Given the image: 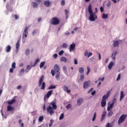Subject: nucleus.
<instances>
[{
	"instance_id": "obj_29",
	"label": "nucleus",
	"mask_w": 127,
	"mask_h": 127,
	"mask_svg": "<svg viewBox=\"0 0 127 127\" xmlns=\"http://www.w3.org/2000/svg\"><path fill=\"white\" fill-rule=\"evenodd\" d=\"M117 52L115 51L114 54L113 53L112 55V58L113 59V60H116V56L117 55Z\"/></svg>"
},
{
	"instance_id": "obj_45",
	"label": "nucleus",
	"mask_w": 127,
	"mask_h": 127,
	"mask_svg": "<svg viewBox=\"0 0 127 127\" xmlns=\"http://www.w3.org/2000/svg\"><path fill=\"white\" fill-rule=\"evenodd\" d=\"M106 127H113V125L111 123H108L106 125Z\"/></svg>"
},
{
	"instance_id": "obj_20",
	"label": "nucleus",
	"mask_w": 127,
	"mask_h": 127,
	"mask_svg": "<svg viewBox=\"0 0 127 127\" xmlns=\"http://www.w3.org/2000/svg\"><path fill=\"white\" fill-rule=\"evenodd\" d=\"M14 110V108H13V107H12L10 105H8L7 107V112H9V111H12Z\"/></svg>"
},
{
	"instance_id": "obj_12",
	"label": "nucleus",
	"mask_w": 127,
	"mask_h": 127,
	"mask_svg": "<svg viewBox=\"0 0 127 127\" xmlns=\"http://www.w3.org/2000/svg\"><path fill=\"white\" fill-rule=\"evenodd\" d=\"M75 46H76V44L75 43H72V44L70 45V48H69L70 52L75 50Z\"/></svg>"
},
{
	"instance_id": "obj_62",
	"label": "nucleus",
	"mask_w": 127,
	"mask_h": 127,
	"mask_svg": "<svg viewBox=\"0 0 127 127\" xmlns=\"http://www.w3.org/2000/svg\"><path fill=\"white\" fill-rule=\"evenodd\" d=\"M2 91H3L2 89L0 88V96L1 95V94H2Z\"/></svg>"
},
{
	"instance_id": "obj_31",
	"label": "nucleus",
	"mask_w": 127,
	"mask_h": 127,
	"mask_svg": "<svg viewBox=\"0 0 127 127\" xmlns=\"http://www.w3.org/2000/svg\"><path fill=\"white\" fill-rule=\"evenodd\" d=\"M63 69L64 70V72L65 73V74H67L68 72L67 71V67H66V66L64 65L63 67Z\"/></svg>"
},
{
	"instance_id": "obj_4",
	"label": "nucleus",
	"mask_w": 127,
	"mask_h": 127,
	"mask_svg": "<svg viewBox=\"0 0 127 127\" xmlns=\"http://www.w3.org/2000/svg\"><path fill=\"white\" fill-rule=\"evenodd\" d=\"M54 70L56 72L57 75L56 76V78L58 79L60 76V67H59V65L58 64H55L54 67Z\"/></svg>"
},
{
	"instance_id": "obj_52",
	"label": "nucleus",
	"mask_w": 127,
	"mask_h": 127,
	"mask_svg": "<svg viewBox=\"0 0 127 127\" xmlns=\"http://www.w3.org/2000/svg\"><path fill=\"white\" fill-rule=\"evenodd\" d=\"M92 55H93V53H92L91 52L89 53V54L87 56L88 58H89V57H91V56H92Z\"/></svg>"
},
{
	"instance_id": "obj_5",
	"label": "nucleus",
	"mask_w": 127,
	"mask_h": 127,
	"mask_svg": "<svg viewBox=\"0 0 127 127\" xmlns=\"http://www.w3.org/2000/svg\"><path fill=\"white\" fill-rule=\"evenodd\" d=\"M127 115L126 114H123L119 118V119L118 120V125H121V124H122V123H124L125 121H126V119H127Z\"/></svg>"
},
{
	"instance_id": "obj_6",
	"label": "nucleus",
	"mask_w": 127,
	"mask_h": 127,
	"mask_svg": "<svg viewBox=\"0 0 127 127\" xmlns=\"http://www.w3.org/2000/svg\"><path fill=\"white\" fill-rule=\"evenodd\" d=\"M51 23V24H53V25H58V24L60 23V20H59V19H58L57 17H53L52 19Z\"/></svg>"
},
{
	"instance_id": "obj_49",
	"label": "nucleus",
	"mask_w": 127,
	"mask_h": 127,
	"mask_svg": "<svg viewBox=\"0 0 127 127\" xmlns=\"http://www.w3.org/2000/svg\"><path fill=\"white\" fill-rule=\"evenodd\" d=\"M57 57H58V55L57 54H55L53 55V58H54L55 59H57Z\"/></svg>"
},
{
	"instance_id": "obj_3",
	"label": "nucleus",
	"mask_w": 127,
	"mask_h": 127,
	"mask_svg": "<svg viewBox=\"0 0 127 127\" xmlns=\"http://www.w3.org/2000/svg\"><path fill=\"white\" fill-rule=\"evenodd\" d=\"M44 80V75H42L39 81V87H41V90H45V82H43ZM42 85V86H41Z\"/></svg>"
},
{
	"instance_id": "obj_47",
	"label": "nucleus",
	"mask_w": 127,
	"mask_h": 127,
	"mask_svg": "<svg viewBox=\"0 0 127 127\" xmlns=\"http://www.w3.org/2000/svg\"><path fill=\"white\" fill-rule=\"evenodd\" d=\"M71 108V104H69L67 105V106H66V108L67 110H69V109H70Z\"/></svg>"
},
{
	"instance_id": "obj_8",
	"label": "nucleus",
	"mask_w": 127,
	"mask_h": 127,
	"mask_svg": "<svg viewBox=\"0 0 127 127\" xmlns=\"http://www.w3.org/2000/svg\"><path fill=\"white\" fill-rule=\"evenodd\" d=\"M29 29V27L26 26L24 30V32L23 33V35L26 38L27 37V34H28V29Z\"/></svg>"
},
{
	"instance_id": "obj_22",
	"label": "nucleus",
	"mask_w": 127,
	"mask_h": 127,
	"mask_svg": "<svg viewBox=\"0 0 127 127\" xmlns=\"http://www.w3.org/2000/svg\"><path fill=\"white\" fill-rule=\"evenodd\" d=\"M10 50H11V47L10 45H8L6 48V52L8 53L10 52Z\"/></svg>"
},
{
	"instance_id": "obj_50",
	"label": "nucleus",
	"mask_w": 127,
	"mask_h": 127,
	"mask_svg": "<svg viewBox=\"0 0 127 127\" xmlns=\"http://www.w3.org/2000/svg\"><path fill=\"white\" fill-rule=\"evenodd\" d=\"M51 74L52 76H54V75H55V70H54L53 69H52L51 70Z\"/></svg>"
},
{
	"instance_id": "obj_33",
	"label": "nucleus",
	"mask_w": 127,
	"mask_h": 127,
	"mask_svg": "<svg viewBox=\"0 0 127 127\" xmlns=\"http://www.w3.org/2000/svg\"><path fill=\"white\" fill-rule=\"evenodd\" d=\"M39 61H40V60H39V59H37L35 60V63L34 64V65H32L33 67H34V66H35V65H36L37 64V63H38V62H39Z\"/></svg>"
},
{
	"instance_id": "obj_42",
	"label": "nucleus",
	"mask_w": 127,
	"mask_h": 127,
	"mask_svg": "<svg viewBox=\"0 0 127 127\" xmlns=\"http://www.w3.org/2000/svg\"><path fill=\"white\" fill-rule=\"evenodd\" d=\"M50 122H51V123H50L49 124V127H52V126H53V120H50Z\"/></svg>"
},
{
	"instance_id": "obj_63",
	"label": "nucleus",
	"mask_w": 127,
	"mask_h": 127,
	"mask_svg": "<svg viewBox=\"0 0 127 127\" xmlns=\"http://www.w3.org/2000/svg\"><path fill=\"white\" fill-rule=\"evenodd\" d=\"M15 19H18V16L17 15H14Z\"/></svg>"
},
{
	"instance_id": "obj_30",
	"label": "nucleus",
	"mask_w": 127,
	"mask_h": 127,
	"mask_svg": "<svg viewBox=\"0 0 127 127\" xmlns=\"http://www.w3.org/2000/svg\"><path fill=\"white\" fill-rule=\"evenodd\" d=\"M109 17L108 14H105L103 13L102 15V18L103 19H106V18H108V17Z\"/></svg>"
},
{
	"instance_id": "obj_61",
	"label": "nucleus",
	"mask_w": 127,
	"mask_h": 127,
	"mask_svg": "<svg viewBox=\"0 0 127 127\" xmlns=\"http://www.w3.org/2000/svg\"><path fill=\"white\" fill-rule=\"evenodd\" d=\"M27 69L28 70V71H29V70H30V65H28L27 66Z\"/></svg>"
},
{
	"instance_id": "obj_9",
	"label": "nucleus",
	"mask_w": 127,
	"mask_h": 127,
	"mask_svg": "<svg viewBox=\"0 0 127 127\" xmlns=\"http://www.w3.org/2000/svg\"><path fill=\"white\" fill-rule=\"evenodd\" d=\"M90 84H91V82L90 81L84 82L83 83V89H88Z\"/></svg>"
},
{
	"instance_id": "obj_25",
	"label": "nucleus",
	"mask_w": 127,
	"mask_h": 127,
	"mask_svg": "<svg viewBox=\"0 0 127 127\" xmlns=\"http://www.w3.org/2000/svg\"><path fill=\"white\" fill-rule=\"evenodd\" d=\"M32 5L33 7V8H36L38 6V3L35 2H32Z\"/></svg>"
},
{
	"instance_id": "obj_53",
	"label": "nucleus",
	"mask_w": 127,
	"mask_h": 127,
	"mask_svg": "<svg viewBox=\"0 0 127 127\" xmlns=\"http://www.w3.org/2000/svg\"><path fill=\"white\" fill-rule=\"evenodd\" d=\"M9 72L10 73H13V68L12 67L10 68Z\"/></svg>"
},
{
	"instance_id": "obj_51",
	"label": "nucleus",
	"mask_w": 127,
	"mask_h": 127,
	"mask_svg": "<svg viewBox=\"0 0 127 127\" xmlns=\"http://www.w3.org/2000/svg\"><path fill=\"white\" fill-rule=\"evenodd\" d=\"M64 53V51L62 50L59 53V55H62V54H63Z\"/></svg>"
},
{
	"instance_id": "obj_23",
	"label": "nucleus",
	"mask_w": 127,
	"mask_h": 127,
	"mask_svg": "<svg viewBox=\"0 0 127 127\" xmlns=\"http://www.w3.org/2000/svg\"><path fill=\"white\" fill-rule=\"evenodd\" d=\"M51 105H52L53 109H54V110H56V109H57V105H56V103H55V102H52L51 103Z\"/></svg>"
},
{
	"instance_id": "obj_18",
	"label": "nucleus",
	"mask_w": 127,
	"mask_h": 127,
	"mask_svg": "<svg viewBox=\"0 0 127 127\" xmlns=\"http://www.w3.org/2000/svg\"><path fill=\"white\" fill-rule=\"evenodd\" d=\"M79 72L80 74H84L85 72V69H84V67H80L79 68Z\"/></svg>"
},
{
	"instance_id": "obj_38",
	"label": "nucleus",
	"mask_w": 127,
	"mask_h": 127,
	"mask_svg": "<svg viewBox=\"0 0 127 127\" xmlns=\"http://www.w3.org/2000/svg\"><path fill=\"white\" fill-rule=\"evenodd\" d=\"M62 47L63 48H67V47H68V45L66 43H64L62 45Z\"/></svg>"
},
{
	"instance_id": "obj_60",
	"label": "nucleus",
	"mask_w": 127,
	"mask_h": 127,
	"mask_svg": "<svg viewBox=\"0 0 127 127\" xmlns=\"http://www.w3.org/2000/svg\"><path fill=\"white\" fill-rule=\"evenodd\" d=\"M35 1H36L37 2H38L39 3H40V2H41L42 0H35Z\"/></svg>"
},
{
	"instance_id": "obj_56",
	"label": "nucleus",
	"mask_w": 127,
	"mask_h": 127,
	"mask_svg": "<svg viewBox=\"0 0 127 127\" xmlns=\"http://www.w3.org/2000/svg\"><path fill=\"white\" fill-rule=\"evenodd\" d=\"M100 11H101V12H103L104 7H103V6L100 7Z\"/></svg>"
},
{
	"instance_id": "obj_35",
	"label": "nucleus",
	"mask_w": 127,
	"mask_h": 127,
	"mask_svg": "<svg viewBox=\"0 0 127 127\" xmlns=\"http://www.w3.org/2000/svg\"><path fill=\"white\" fill-rule=\"evenodd\" d=\"M87 71L86 72V75H89V73H90V72L91 71V69L90 68V66H87Z\"/></svg>"
},
{
	"instance_id": "obj_28",
	"label": "nucleus",
	"mask_w": 127,
	"mask_h": 127,
	"mask_svg": "<svg viewBox=\"0 0 127 127\" xmlns=\"http://www.w3.org/2000/svg\"><path fill=\"white\" fill-rule=\"evenodd\" d=\"M123 98H125V94H124V91H122L121 92L120 99V101H122Z\"/></svg>"
},
{
	"instance_id": "obj_15",
	"label": "nucleus",
	"mask_w": 127,
	"mask_h": 127,
	"mask_svg": "<svg viewBox=\"0 0 127 127\" xmlns=\"http://www.w3.org/2000/svg\"><path fill=\"white\" fill-rule=\"evenodd\" d=\"M64 88V90L65 91V92H66L67 93H68V94L69 93H71V90L69 89H68V87L66 85H64L63 86Z\"/></svg>"
},
{
	"instance_id": "obj_64",
	"label": "nucleus",
	"mask_w": 127,
	"mask_h": 127,
	"mask_svg": "<svg viewBox=\"0 0 127 127\" xmlns=\"http://www.w3.org/2000/svg\"><path fill=\"white\" fill-rule=\"evenodd\" d=\"M21 73H24V68H22L20 70Z\"/></svg>"
},
{
	"instance_id": "obj_14",
	"label": "nucleus",
	"mask_w": 127,
	"mask_h": 127,
	"mask_svg": "<svg viewBox=\"0 0 127 127\" xmlns=\"http://www.w3.org/2000/svg\"><path fill=\"white\" fill-rule=\"evenodd\" d=\"M120 45V42L118 40L114 41L113 46L114 47H118Z\"/></svg>"
},
{
	"instance_id": "obj_24",
	"label": "nucleus",
	"mask_w": 127,
	"mask_h": 127,
	"mask_svg": "<svg viewBox=\"0 0 127 127\" xmlns=\"http://www.w3.org/2000/svg\"><path fill=\"white\" fill-rule=\"evenodd\" d=\"M61 61L62 62H64V63H66V62H67V59L65 57H62L61 58Z\"/></svg>"
},
{
	"instance_id": "obj_26",
	"label": "nucleus",
	"mask_w": 127,
	"mask_h": 127,
	"mask_svg": "<svg viewBox=\"0 0 127 127\" xmlns=\"http://www.w3.org/2000/svg\"><path fill=\"white\" fill-rule=\"evenodd\" d=\"M114 115V112L112 111H109L108 113L107 116L109 117V118H111L112 116Z\"/></svg>"
},
{
	"instance_id": "obj_32",
	"label": "nucleus",
	"mask_w": 127,
	"mask_h": 127,
	"mask_svg": "<svg viewBox=\"0 0 127 127\" xmlns=\"http://www.w3.org/2000/svg\"><path fill=\"white\" fill-rule=\"evenodd\" d=\"M84 79H85V75L84 74H81L80 76V80L82 82L84 80Z\"/></svg>"
},
{
	"instance_id": "obj_37",
	"label": "nucleus",
	"mask_w": 127,
	"mask_h": 127,
	"mask_svg": "<svg viewBox=\"0 0 127 127\" xmlns=\"http://www.w3.org/2000/svg\"><path fill=\"white\" fill-rule=\"evenodd\" d=\"M63 119H64V113H62L60 118H59V120H63Z\"/></svg>"
},
{
	"instance_id": "obj_13",
	"label": "nucleus",
	"mask_w": 127,
	"mask_h": 127,
	"mask_svg": "<svg viewBox=\"0 0 127 127\" xmlns=\"http://www.w3.org/2000/svg\"><path fill=\"white\" fill-rule=\"evenodd\" d=\"M20 46V40H18L16 44V50L18 51Z\"/></svg>"
},
{
	"instance_id": "obj_44",
	"label": "nucleus",
	"mask_w": 127,
	"mask_h": 127,
	"mask_svg": "<svg viewBox=\"0 0 127 127\" xmlns=\"http://www.w3.org/2000/svg\"><path fill=\"white\" fill-rule=\"evenodd\" d=\"M61 5H62L63 6L64 5H65V0H62L61 2Z\"/></svg>"
},
{
	"instance_id": "obj_27",
	"label": "nucleus",
	"mask_w": 127,
	"mask_h": 127,
	"mask_svg": "<svg viewBox=\"0 0 127 127\" xmlns=\"http://www.w3.org/2000/svg\"><path fill=\"white\" fill-rule=\"evenodd\" d=\"M113 66H114V63L113 62H111L108 65V68L109 69V70L112 69V67H113Z\"/></svg>"
},
{
	"instance_id": "obj_48",
	"label": "nucleus",
	"mask_w": 127,
	"mask_h": 127,
	"mask_svg": "<svg viewBox=\"0 0 127 127\" xmlns=\"http://www.w3.org/2000/svg\"><path fill=\"white\" fill-rule=\"evenodd\" d=\"M116 102H117V99L116 98H114L113 101H112V103L113 105H115Z\"/></svg>"
},
{
	"instance_id": "obj_19",
	"label": "nucleus",
	"mask_w": 127,
	"mask_h": 127,
	"mask_svg": "<svg viewBox=\"0 0 127 127\" xmlns=\"http://www.w3.org/2000/svg\"><path fill=\"white\" fill-rule=\"evenodd\" d=\"M113 107H114V104L111 103L109 106L107 107L108 112H109V111H111Z\"/></svg>"
},
{
	"instance_id": "obj_21",
	"label": "nucleus",
	"mask_w": 127,
	"mask_h": 127,
	"mask_svg": "<svg viewBox=\"0 0 127 127\" xmlns=\"http://www.w3.org/2000/svg\"><path fill=\"white\" fill-rule=\"evenodd\" d=\"M83 103V99L82 98H78L77 101V104L78 106H80L81 104Z\"/></svg>"
},
{
	"instance_id": "obj_41",
	"label": "nucleus",
	"mask_w": 127,
	"mask_h": 127,
	"mask_svg": "<svg viewBox=\"0 0 127 127\" xmlns=\"http://www.w3.org/2000/svg\"><path fill=\"white\" fill-rule=\"evenodd\" d=\"M25 54L27 56H28L29 55V49H27L25 51Z\"/></svg>"
},
{
	"instance_id": "obj_59",
	"label": "nucleus",
	"mask_w": 127,
	"mask_h": 127,
	"mask_svg": "<svg viewBox=\"0 0 127 127\" xmlns=\"http://www.w3.org/2000/svg\"><path fill=\"white\" fill-rule=\"evenodd\" d=\"M88 51H86L85 53H84V56H88Z\"/></svg>"
},
{
	"instance_id": "obj_16",
	"label": "nucleus",
	"mask_w": 127,
	"mask_h": 127,
	"mask_svg": "<svg viewBox=\"0 0 127 127\" xmlns=\"http://www.w3.org/2000/svg\"><path fill=\"white\" fill-rule=\"evenodd\" d=\"M50 4H51L50 1L47 0L44 1V5L47 7H49V6H50Z\"/></svg>"
},
{
	"instance_id": "obj_36",
	"label": "nucleus",
	"mask_w": 127,
	"mask_h": 127,
	"mask_svg": "<svg viewBox=\"0 0 127 127\" xmlns=\"http://www.w3.org/2000/svg\"><path fill=\"white\" fill-rule=\"evenodd\" d=\"M56 86L55 85H51L50 87H49V90H52L53 89H56Z\"/></svg>"
},
{
	"instance_id": "obj_11",
	"label": "nucleus",
	"mask_w": 127,
	"mask_h": 127,
	"mask_svg": "<svg viewBox=\"0 0 127 127\" xmlns=\"http://www.w3.org/2000/svg\"><path fill=\"white\" fill-rule=\"evenodd\" d=\"M106 116H107V111H104L102 113V115L101 116V122H103V121H104L106 118Z\"/></svg>"
},
{
	"instance_id": "obj_57",
	"label": "nucleus",
	"mask_w": 127,
	"mask_h": 127,
	"mask_svg": "<svg viewBox=\"0 0 127 127\" xmlns=\"http://www.w3.org/2000/svg\"><path fill=\"white\" fill-rule=\"evenodd\" d=\"M95 94H96V91L95 90H94L93 91H92L91 92L92 96H94V95H95Z\"/></svg>"
},
{
	"instance_id": "obj_54",
	"label": "nucleus",
	"mask_w": 127,
	"mask_h": 127,
	"mask_svg": "<svg viewBox=\"0 0 127 127\" xmlns=\"http://www.w3.org/2000/svg\"><path fill=\"white\" fill-rule=\"evenodd\" d=\"M121 79V74H119L117 78V81H119Z\"/></svg>"
},
{
	"instance_id": "obj_10",
	"label": "nucleus",
	"mask_w": 127,
	"mask_h": 127,
	"mask_svg": "<svg viewBox=\"0 0 127 127\" xmlns=\"http://www.w3.org/2000/svg\"><path fill=\"white\" fill-rule=\"evenodd\" d=\"M53 93V90L49 91L47 93V94L44 97L45 101L46 98H47V99H49V97H50V96H51V95H52Z\"/></svg>"
},
{
	"instance_id": "obj_46",
	"label": "nucleus",
	"mask_w": 127,
	"mask_h": 127,
	"mask_svg": "<svg viewBox=\"0 0 127 127\" xmlns=\"http://www.w3.org/2000/svg\"><path fill=\"white\" fill-rule=\"evenodd\" d=\"M74 65H77L78 64V60L76 59H74Z\"/></svg>"
},
{
	"instance_id": "obj_58",
	"label": "nucleus",
	"mask_w": 127,
	"mask_h": 127,
	"mask_svg": "<svg viewBox=\"0 0 127 127\" xmlns=\"http://www.w3.org/2000/svg\"><path fill=\"white\" fill-rule=\"evenodd\" d=\"M101 81H104V80H105V77H103L102 78L100 77L99 78L98 81H101Z\"/></svg>"
},
{
	"instance_id": "obj_34",
	"label": "nucleus",
	"mask_w": 127,
	"mask_h": 127,
	"mask_svg": "<svg viewBox=\"0 0 127 127\" xmlns=\"http://www.w3.org/2000/svg\"><path fill=\"white\" fill-rule=\"evenodd\" d=\"M44 65H45V62H41L40 64V68H43Z\"/></svg>"
},
{
	"instance_id": "obj_2",
	"label": "nucleus",
	"mask_w": 127,
	"mask_h": 127,
	"mask_svg": "<svg viewBox=\"0 0 127 127\" xmlns=\"http://www.w3.org/2000/svg\"><path fill=\"white\" fill-rule=\"evenodd\" d=\"M111 95V91H108L106 95H104L102 97V100L101 101V107L102 108H104L106 107V105H107V101L106 100H108L109 99V97H110V95Z\"/></svg>"
},
{
	"instance_id": "obj_40",
	"label": "nucleus",
	"mask_w": 127,
	"mask_h": 127,
	"mask_svg": "<svg viewBox=\"0 0 127 127\" xmlns=\"http://www.w3.org/2000/svg\"><path fill=\"white\" fill-rule=\"evenodd\" d=\"M64 12H65V14L66 18H68V13L69 12H68V10L65 9Z\"/></svg>"
},
{
	"instance_id": "obj_43",
	"label": "nucleus",
	"mask_w": 127,
	"mask_h": 127,
	"mask_svg": "<svg viewBox=\"0 0 127 127\" xmlns=\"http://www.w3.org/2000/svg\"><path fill=\"white\" fill-rule=\"evenodd\" d=\"M42 121H43V116H40L39 118V122H42Z\"/></svg>"
},
{
	"instance_id": "obj_1",
	"label": "nucleus",
	"mask_w": 127,
	"mask_h": 127,
	"mask_svg": "<svg viewBox=\"0 0 127 127\" xmlns=\"http://www.w3.org/2000/svg\"><path fill=\"white\" fill-rule=\"evenodd\" d=\"M95 11L93 12L92 5L89 4L88 7V11L89 13V20L90 21H95L98 18V16L96 15V13H98V8H95Z\"/></svg>"
},
{
	"instance_id": "obj_39",
	"label": "nucleus",
	"mask_w": 127,
	"mask_h": 127,
	"mask_svg": "<svg viewBox=\"0 0 127 127\" xmlns=\"http://www.w3.org/2000/svg\"><path fill=\"white\" fill-rule=\"evenodd\" d=\"M15 65H16V64H15V62H13L12 64H11V67L13 69H15Z\"/></svg>"
},
{
	"instance_id": "obj_55",
	"label": "nucleus",
	"mask_w": 127,
	"mask_h": 127,
	"mask_svg": "<svg viewBox=\"0 0 127 127\" xmlns=\"http://www.w3.org/2000/svg\"><path fill=\"white\" fill-rule=\"evenodd\" d=\"M93 90H94V88H91L88 91V94H90V93L91 92H92V91H93Z\"/></svg>"
},
{
	"instance_id": "obj_17",
	"label": "nucleus",
	"mask_w": 127,
	"mask_h": 127,
	"mask_svg": "<svg viewBox=\"0 0 127 127\" xmlns=\"http://www.w3.org/2000/svg\"><path fill=\"white\" fill-rule=\"evenodd\" d=\"M16 101V100H15V99L13 98L11 100L7 102V104L8 105H12L13 104H14V103Z\"/></svg>"
},
{
	"instance_id": "obj_7",
	"label": "nucleus",
	"mask_w": 127,
	"mask_h": 127,
	"mask_svg": "<svg viewBox=\"0 0 127 127\" xmlns=\"http://www.w3.org/2000/svg\"><path fill=\"white\" fill-rule=\"evenodd\" d=\"M47 112L50 114L51 116H52L53 114H54V110H53V108L51 106H49L47 108Z\"/></svg>"
}]
</instances>
